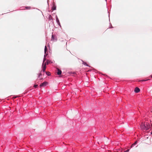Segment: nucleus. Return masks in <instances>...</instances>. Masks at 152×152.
I'll list each match as a JSON object with an SVG mask.
<instances>
[{
	"mask_svg": "<svg viewBox=\"0 0 152 152\" xmlns=\"http://www.w3.org/2000/svg\"><path fill=\"white\" fill-rule=\"evenodd\" d=\"M46 44H48V47H49V44L50 43L51 44H52L54 42H56L57 41V39H51L50 40V41H49L50 40L49 39H46Z\"/></svg>",
	"mask_w": 152,
	"mask_h": 152,
	"instance_id": "1",
	"label": "nucleus"
},
{
	"mask_svg": "<svg viewBox=\"0 0 152 152\" xmlns=\"http://www.w3.org/2000/svg\"><path fill=\"white\" fill-rule=\"evenodd\" d=\"M44 53L45 54L44 55V58H46L47 56L48 55V49L46 46H45L44 48Z\"/></svg>",
	"mask_w": 152,
	"mask_h": 152,
	"instance_id": "2",
	"label": "nucleus"
},
{
	"mask_svg": "<svg viewBox=\"0 0 152 152\" xmlns=\"http://www.w3.org/2000/svg\"><path fill=\"white\" fill-rule=\"evenodd\" d=\"M42 70L41 72H46L45 71V70L46 69V64H45V65H43V64H42Z\"/></svg>",
	"mask_w": 152,
	"mask_h": 152,
	"instance_id": "3",
	"label": "nucleus"
},
{
	"mask_svg": "<svg viewBox=\"0 0 152 152\" xmlns=\"http://www.w3.org/2000/svg\"><path fill=\"white\" fill-rule=\"evenodd\" d=\"M48 84V83L47 82L45 81L42 83H41L40 85V87H44L46 86Z\"/></svg>",
	"mask_w": 152,
	"mask_h": 152,
	"instance_id": "4",
	"label": "nucleus"
},
{
	"mask_svg": "<svg viewBox=\"0 0 152 152\" xmlns=\"http://www.w3.org/2000/svg\"><path fill=\"white\" fill-rule=\"evenodd\" d=\"M53 63V61H51L50 60H46V61L45 63V64H46L48 65V64H52Z\"/></svg>",
	"mask_w": 152,
	"mask_h": 152,
	"instance_id": "5",
	"label": "nucleus"
},
{
	"mask_svg": "<svg viewBox=\"0 0 152 152\" xmlns=\"http://www.w3.org/2000/svg\"><path fill=\"white\" fill-rule=\"evenodd\" d=\"M141 128L143 130H145V124L142 123L141 125Z\"/></svg>",
	"mask_w": 152,
	"mask_h": 152,
	"instance_id": "6",
	"label": "nucleus"
},
{
	"mask_svg": "<svg viewBox=\"0 0 152 152\" xmlns=\"http://www.w3.org/2000/svg\"><path fill=\"white\" fill-rule=\"evenodd\" d=\"M140 91V89L137 87L135 88L134 91L136 93H138Z\"/></svg>",
	"mask_w": 152,
	"mask_h": 152,
	"instance_id": "7",
	"label": "nucleus"
},
{
	"mask_svg": "<svg viewBox=\"0 0 152 152\" xmlns=\"http://www.w3.org/2000/svg\"><path fill=\"white\" fill-rule=\"evenodd\" d=\"M145 130H148L149 128H150V126L149 124L148 123H146V124H145Z\"/></svg>",
	"mask_w": 152,
	"mask_h": 152,
	"instance_id": "8",
	"label": "nucleus"
},
{
	"mask_svg": "<svg viewBox=\"0 0 152 152\" xmlns=\"http://www.w3.org/2000/svg\"><path fill=\"white\" fill-rule=\"evenodd\" d=\"M62 73L61 71L58 69H57V74L58 75H61Z\"/></svg>",
	"mask_w": 152,
	"mask_h": 152,
	"instance_id": "9",
	"label": "nucleus"
},
{
	"mask_svg": "<svg viewBox=\"0 0 152 152\" xmlns=\"http://www.w3.org/2000/svg\"><path fill=\"white\" fill-rule=\"evenodd\" d=\"M82 61L83 62V64L84 65H85L86 66L90 67V66H89L88 65L86 62H84L83 60H82Z\"/></svg>",
	"mask_w": 152,
	"mask_h": 152,
	"instance_id": "10",
	"label": "nucleus"
},
{
	"mask_svg": "<svg viewBox=\"0 0 152 152\" xmlns=\"http://www.w3.org/2000/svg\"><path fill=\"white\" fill-rule=\"evenodd\" d=\"M137 143V141H136L134 143H133L131 145V148L134 146Z\"/></svg>",
	"mask_w": 152,
	"mask_h": 152,
	"instance_id": "11",
	"label": "nucleus"
},
{
	"mask_svg": "<svg viewBox=\"0 0 152 152\" xmlns=\"http://www.w3.org/2000/svg\"><path fill=\"white\" fill-rule=\"evenodd\" d=\"M60 41H61L62 42H64L65 43H66V45L67 44V42H66V40L65 39H63V40H60Z\"/></svg>",
	"mask_w": 152,
	"mask_h": 152,
	"instance_id": "12",
	"label": "nucleus"
},
{
	"mask_svg": "<svg viewBox=\"0 0 152 152\" xmlns=\"http://www.w3.org/2000/svg\"><path fill=\"white\" fill-rule=\"evenodd\" d=\"M46 58H43V62H42V64H43V65H45V61L46 60Z\"/></svg>",
	"mask_w": 152,
	"mask_h": 152,
	"instance_id": "13",
	"label": "nucleus"
},
{
	"mask_svg": "<svg viewBox=\"0 0 152 152\" xmlns=\"http://www.w3.org/2000/svg\"><path fill=\"white\" fill-rule=\"evenodd\" d=\"M46 74L48 76L50 75V73L49 72H46Z\"/></svg>",
	"mask_w": 152,
	"mask_h": 152,
	"instance_id": "14",
	"label": "nucleus"
},
{
	"mask_svg": "<svg viewBox=\"0 0 152 152\" xmlns=\"http://www.w3.org/2000/svg\"><path fill=\"white\" fill-rule=\"evenodd\" d=\"M42 73H39V75H38V78H40V77L42 75Z\"/></svg>",
	"mask_w": 152,
	"mask_h": 152,
	"instance_id": "15",
	"label": "nucleus"
},
{
	"mask_svg": "<svg viewBox=\"0 0 152 152\" xmlns=\"http://www.w3.org/2000/svg\"><path fill=\"white\" fill-rule=\"evenodd\" d=\"M38 86V85H37V84H34V87L35 88H37V87Z\"/></svg>",
	"mask_w": 152,
	"mask_h": 152,
	"instance_id": "16",
	"label": "nucleus"
},
{
	"mask_svg": "<svg viewBox=\"0 0 152 152\" xmlns=\"http://www.w3.org/2000/svg\"><path fill=\"white\" fill-rule=\"evenodd\" d=\"M56 9V7H52V10H55Z\"/></svg>",
	"mask_w": 152,
	"mask_h": 152,
	"instance_id": "17",
	"label": "nucleus"
},
{
	"mask_svg": "<svg viewBox=\"0 0 152 152\" xmlns=\"http://www.w3.org/2000/svg\"><path fill=\"white\" fill-rule=\"evenodd\" d=\"M26 9H29L30 8V7H26Z\"/></svg>",
	"mask_w": 152,
	"mask_h": 152,
	"instance_id": "18",
	"label": "nucleus"
},
{
	"mask_svg": "<svg viewBox=\"0 0 152 152\" xmlns=\"http://www.w3.org/2000/svg\"><path fill=\"white\" fill-rule=\"evenodd\" d=\"M129 149H128L126 150V151H125L124 152H128L129 151Z\"/></svg>",
	"mask_w": 152,
	"mask_h": 152,
	"instance_id": "19",
	"label": "nucleus"
},
{
	"mask_svg": "<svg viewBox=\"0 0 152 152\" xmlns=\"http://www.w3.org/2000/svg\"><path fill=\"white\" fill-rule=\"evenodd\" d=\"M56 21L58 23H59V20H58V18H56Z\"/></svg>",
	"mask_w": 152,
	"mask_h": 152,
	"instance_id": "20",
	"label": "nucleus"
},
{
	"mask_svg": "<svg viewBox=\"0 0 152 152\" xmlns=\"http://www.w3.org/2000/svg\"><path fill=\"white\" fill-rule=\"evenodd\" d=\"M18 97V96H15V97H14V98H16L17 97Z\"/></svg>",
	"mask_w": 152,
	"mask_h": 152,
	"instance_id": "21",
	"label": "nucleus"
},
{
	"mask_svg": "<svg viewBox=\"0 0 152 152\" xmlns=\"http://www.w3.org/2000/svg\"><path fill=\"white\" fill-rule=\"evenodd\" d=\"M148 80V79H147V80H144L143 81H146Z\"/></svg>",
	"mask_w": 152,
	"mask_h": 152,
	"instance_id": "22",
	"label": "nucleus"
},
{
	"mask_svg": "<svg viewBox=\"0 0 152 152\" xmlns=\"http://www.w3.org/2000/svg\"><path fill=\"white\" fill-rule=\"evenodd\" d=\"M151 78H152V75H151Z\"/></svg>",
	"mask_w": 152,
	"mask_h": 152,
	"instance_id": "23",
	"label": "nucleus"
},
{
	"mask_svg": "<svg viewBox=\"0 0 152 152\" xmlns=\"http://www.w3.org/2000/svg\"><path fill=\"white\" fill-rule=\"evenodd\" d=\"M53 36L52 35V38H53Z\"/></svg>",
	"mask_w": 152,
	"mask_h": 152,
	"instance_id": "24",
	"label": "nucleus"
}]
</instances>
